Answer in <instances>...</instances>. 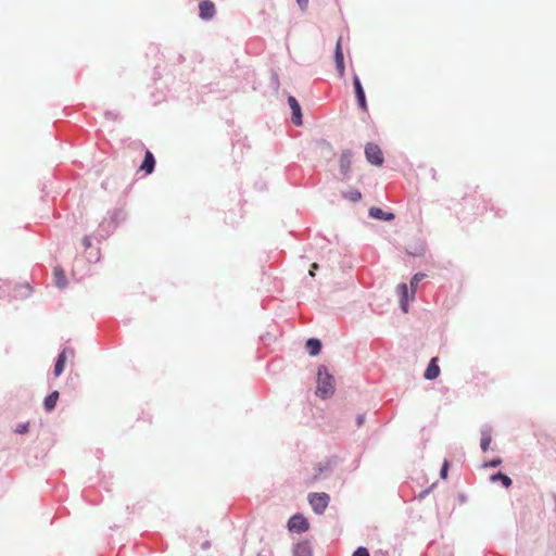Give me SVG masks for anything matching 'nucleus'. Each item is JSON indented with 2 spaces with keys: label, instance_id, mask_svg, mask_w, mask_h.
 Segmentation results:
<instances>
[{
  "label": "nucleus",
  "instance_id": "15",
  "mask_svg": "<svg viewBox=\"0 0 556 556\" xmlns=\"http://www.w3.org/2000/svg\"><path fill=\"white\" fill-rule=\"evenodd\" d=\"M400 294V306L404 313L408 312V288L406 283H400L397 286Z\"/></svg>",
  "mask_w": 556,
  "mask_h": 556
},
{
  "label": "nucleus",
  "instance_id": "25",
  "mask_svg": "<svg viewBox=\"0 0 556 556\" xmlns=\"http://www.w3.org/2000/svg\"><path fill=\"white\" fill-rule=\"evenodd\" d=\"M67 354H70V355H72V356H73V355H74V350H73V349H70V348H65V349H63V350L59 353V355H58V357H56V362L62 363V364H64V365H65Z\"/></svg>",
  "mask_w": 556,
  "mask_h": 556
},
{
  "label": "nucleus",
  "instance_id": "12",
  "mask_svg": "<svg viewBox=\"0 0 556 556\" xmlns=\"http://www.w3.org/2000/svg\"><path fill=\"white\" fill-rule=\"evenodd\" d=\"M368 215L374 219L383 220V222H390V220L394 219L393 213L386 212L378 206L370 207L368 211Z\"/></svg>",
  "mask_w": 556,
  "mask_h": 556
},
{
  "label": "nucleus",
  "instance_id": "19",
  "mask_svg": "<svg viewBox=\"0 0 556 556\" xmlns=\"http://www.w3.org/2000/svg\"><path fill=\"white\" fill-rule=\"evenodd\" d=\"M59 396H60L59 391H53L49 395L46 396V399L43 401V407L47 412H52L55 408Z\"/></svg>",
  "mask_w": 556,
  "mask_h": 556
},
{
  "label": "nucleus",
  "instance_id": "11",
  "mask_svg": "<svg viewBox=\"0 0 556 556\" xmlns=\"http://www.w3.org/2000/svg\"><path fill=\"white\" fill-rule=\"evenodd\" d=\"M481 432V440H480V447L482 452H486L490 447L491 441H492V427L488 424L483 425L480 429Z\"/></svg>",
  "mask_w": 556,
  "mask_h": 556
},
{
  "label": "nucleus",
  "instance_id": "2",
  "mask_svg": "<svg viewBox=\"0 0 556 556\" xmlns=\"http://www.w3.org/2000/svg\"><path fill=\"white\" fill-rule=\"evenodd\" d=\"M31 293V287L28 283L18 285L14 288L11 294V282L9 280L0 279V299L4 298H27Z\"/></svg>",
  "mask_w": 556,
  "mask_h": 556
},
{
  "label": "nucleus",
  "instance_id": "23",
  "mask_svg": "<svg viewBox=\"0 0 556 556\" xmlns=\"http://www.w3.org/2000/svg\"><path fill=\"white\" fill-rule=\"evenodd\" d=\"M333 58H334L336 65L344 62V55H343V51H342V47H341V38H339L336 43Z\"/></svg>",
  "mask_w": 556,
  "mask_h": 556
},
{
  "label": "nucleus",
  "instance_id": "22",
  "mask_svg": "<svg viewBox=\"0 0 556 556\" xmlns=\"http://www.w3.org/2000/svg\"><path fill=\"white\" fill-rule=\"evenodd\" d=\"M112 227V220L109 218V219H103L98 229H97V232H96V239L98 241H102L103 239H101V233H104V230L105 229H110Z\"/></svg>",
  "mask_w": 556,
  "mask_h": 556
},
{
  "label": "nucleus",
  "instance_id": "17",
  "mask_svg": "<svg viewBox=\"0 0 556 556\" xmlns=\"http://www.w3.org/2000/svg\"><path fill=\"white\" fill-rule=\"evenodd\" d=\"M54 283L59 289H64L67 286V279L64 270L61 267H55L53 270Z\"/></svg>",
  "mask_w": 556,
  "mask_h": 556
},
{
  "label": "nucleus",
  "instance_id": "31",
  "mask_svg": "<svg viewBox=\"0 0 556 556\" xmlns=\"http://www.w3.org/2000/svg\"><path fill=\"white\" fill-rule=\"evenodd\" d=\"M64 366H65L64 364L55 361L54 368H53V374L55 377H59L62 375V372L64 371Z\"/></svg>",
  "mask_w": 556,
  "mask_h": 556
},
{
  "label": "nucleus",
  "instance_id": "40",
  "mask_svg": "<svg viewBox=\"0 0 556 556\" xmlns=\"http://www.w3.org/2000/svg\"><path fill=\"white\" fill-rule=\"evenodd\" d=\"M201 547H202L203 549H207V548H210V547H211V542H210V541H204V542L202 543Z\"/></svg>",
  "mask_w": 556,
  "mask_h": 556
},
{
  "label": "nucleus",
  "instance_id": "7",
  "mask_svg": "<svg viewBox=\"0 0 556 556\" xmlns=\"http://www.w3.org/2000/svg\"><path fill=\"white\" fill-rule=\"evenodd\" d=\"M110 219L112 220V227L110 229H105L104 233H101V239H106L115 231L118 225L126 219V213L123 208H115L112 211Z\"/></svg>",
  "mask_w": 556,
  "mask_h": 556
},
{
  "label": "nucleus",
  "instance_id": "38",
  "mask_svg": "<svg viewBox=\"0 0 556 556\" xmlns=\"http://www.w3.org/2000/svg\"><path fill=\"white\" fill-rule=\"evenodd\" d=\"M364 422H365V415H363V414L357 415V417H356V425H357V427L363 426Z\"/></svg>",
  "mask_w": 556,
  "mask_h": 556
},
{
  "label": "nucleus",
  "instance_id": "20",
  "mask_svg": "<svg viewBox=\"0 0 556 556\" xmlns=\"http://www.w3.org/2000/svg\"><path fill=\"white\" fill-rule=\"evenodd\" d=\"M340 463V458L336 455L328 458L326 462L320 463L318 465V471L325 472V471H331L338 464Z\"/></svg>",
  "mask_w": 556,
  "mask_h": 556
},
{
  "label": "nucleus",
  "instance_id": "16",
  "mask_svg": "<svg viewBox=\"0 0 556 556\" xmlns=\"http://www.w3.org/2000/svg\"><path fill=\"white\" fill-rule=\"evenodd\" d=\"M439 375H440V367L437 364V358H432L429 362L428 367L425 370L424 378L426 380H433V379L438 378Z\"/></svg>",
  "mask_w": 556,
  "mask_h": 556
},
{
  "label": "nucleus",
  "instance_id": "28",
  "mask_svg": "<svg viewBox=\"0 0 556 556\" xmlns=\"http://www.w3.org/2000/svg\"><path fill=\"white\" fill-rule=\"evenodd\" d=\"M87 260L89 262H98L100 260L99 249H94V250L90 251L89 254L87 255Z\"/></svg>",
  "mask_w": 556,
  "mask_h": 556
},
{
  "label": "nucleus",
  "instance_id": "10",
  "mask_svg": "<svg viewBox=\"0 0 556 556\" xmlns=\"http://www.w3.org/2000/svg\"><path fill=\"white\" fill-rule=\"evenodd\" d=\"M200 17L204 21H210L214 17L216 10L215 4L210 0H203L199 4Z\"/></svg>",
  "mask_w": 556,
  "mask_h": 556
},
{
  "label": "nucleus",
  "instance_id": "14",
  "mask_svg": "<svg viewBox=\"0 0 556 556\" xmlns=\"http://www.w3.org/2000/svg\"><path fill=\"white\" fill-rule=\"evenodd\" d=\"M293 556H313L312 546L308 541H301L293 546Z\"/></svg>",
  "mask_w": 556,
  "mask_h": 556
},
{
  "label": "nucleus",
  "instance_id": "5",
  "mask_svg": "<svg viewBox=\"0 0 556 556\" xmlns=\"http://www.w3.org/2000/svg\"><path fill=\"white\" fill-rule=\"evenodd\" d=\"M287 527L290 532L303 533L308 530L309 523L302 514H295L288 520Z\"/></svg>",
  "mask_w": 556,
  "mask_h": 556
},
{
  "label": "nucleus",
  "instance_id": "34",
  "mask_svg": "<svg viewBox=\"0 0 556 556\" xmlns=\"http://www.w3.org/2000/svg\"><path fill=\"white\" fill-rule=\"evenodd\" d=\"M336 67H337L338 76L340 78H342L344 76V73H345L344 62L337 64Z\"/></svg>",
  "mask_w": 556,
  "mask_h": 556
},
{
  "label": "nucleus",
  "instance_id": "30",
  "mask_svg": "<svg viewBox=\"0 0 556 556\" xmlns=\"http://www.w3.org/2000/svg\"><path fill=\"white\" fill-rule=\"evenodd\" d=\"M352 556H370V554L366 547L359 546L353 552Z\"/></svg>",
  "mask_w": 556,
  "mask_h": 556
},
{
  "label": "nucleus",
  "instance_id": "21",
  "mask_svg": "<svg viewBox=\"0 0 556 556\" xmlns=\"http://www.w3.org/2000/svg\"><path fill=\"white\" fill-rule=\"evenodd\" d=\"M491 482H501L505 489H508L513 484V480L502 471H498L490 477Z\"/></svg>",
  "mask_w": 556,
  "mask_h": 556
},
{
  "label": "nucleus",
  "instance_id": "33",
  "mask_svg": "<svg viewBox=\"0 0 556 556\" xmlns=\"http://www.w3.org/2000/svg\"><path fill=\"white\" fill-rule=\"evenodd\" d=\"M83 245L86 250H89L92 248V243H91V237L90 236H85L83 238Z\"/></svg>",
  "mask_w": 556,
  "mask_h": 556
},
{
  "label": "nucleus",
  "instance_id": "29",
  "mask_svg": "<svg viewBox=\"0 0 556 556\" xmlns=\"http://www.w3.org/2000/svg\"><path fill=\"white\" fill-rule=\"evenodd\" d=\"M501 464H502V459L501 458H494L492 460L483 463L482 467L483 468H488V467L495 468V467H498Z\"/></svg>",
  "mask_w": 556,
  "mask_h": 556
},
{
  "label": "nucleus",
  "instance_id": "1",
  "mask_svg": "<svg viewBox=\"0 0 556 556\" xmlns=\"http://www.w3.org/2000/svg\"><path fill=\"white\" fill-rule=\"evenodd\" d=\"M334 393L333 377L328 372L326 366L320 365L317 371L316 395L320 399H328Z\"/></svg>",
  "mask_w": 556,
  "mask_h": 556
},
{
  "label": "nucleus",
  "instance_id": "39",
  "mask_svg": "<svg viewBox=\"0 0 556 556\" xmlns=\"http://www.w3.org/2000/svg\"><path fill=\"white\" fill-rule=\"evenodd\" d=\"M318 269V264L317 263H313L312 266H311V269H309V276L311 277H314L315 276V270Z\"/></svg>",
  "mask_w": 556,
  "mask_h": 556
},
{
  "label": "nucleus",
  "instance_id": "18",
  "mask_svg": "<svg viewBox=\"0 0 556 556\" xmlns=\"http://www.w3.org/2000/svg\"><path fill=\"white\" fill-rule=\"evenodd\" d=\"M306 349L308 351V354L311 356H316L321 351V342L319 339L316 338H309L306 341Z\"/></svg>",
  "mask_w": 556,
  "mask_h": 556
},
{
  "label": "nucleus",
  "instance_id": "41",
  "mask_svg": "<svg viewBox=\"0 0 556 556\" xmlns=\"http://www.w3.org/2000/svg\"><path fill=\"white\" fill-rule=\"evenodd\" d=\"M359 463H361V459H359V458H357V459H355V460H354V468H355V469H356V468H358Z\"/></svg>",
  "mask_w": 556,
  "mask_h": 556
},
{
  "label": "nucleus",
  "instance_id": "9",
  "mask_svg": "<svg viewBox=\"0 0 556 556\" xmlns=\"http://www.w3.org/2000/svg\"><path fill=\"white\" fill-rule=\"evenodd\" d=\"M288 104L291 109V112H292V123L295 125V126H301L303 124V119H302V111H301V106L298 102V100L293 97V96H289L288 97Z\"/></svg>",
  "mask_w": 556,
  "mask_h": 556
},
{
  "label": "nucleus",
  "instance_id": "42",
  "mask_svg": "<svg viewBox=\"0 0 556 556\" xmlns=\"http://www.w3.org/2000/svg\"><path fill=\"white\" fill-rule=\"evenodd\" d=\"M274 80H275V86H276V89H277L278 86H279L278 76L277 75H274Z\"/></svg>",
  "mask_w": 556,
  "mask_h": 556
},
{
  "label": "nucleus",
  "instance_id": "4",
  "mask_svg": "<svg viewBox=\"0 0 556 556\" xmlns=\"http://www.w3.org/2000/svg\"><path fill=\"white\" fill-rule=\"evenodd\" d=\"M365 156L368 163L371 165L380 166L383 163V153L378 144L367 143L365 146Z\"/></svg>",
  "mask_w": 556,
  "mask_h": 556
},
{
  "label": "nucleus",
  "instance_id": "6",
  "mask_svg": "<svg viewBox=\"0 0 556 556\" xmlns=\"http://www.w3.org/2000/svg\"><path fill=\"white\" fill-rule=\"evenodd\" d=\"M353 151L351 149H345L342 151L339 159V168L343 176V179L349 180L351 178V165L353 159Z\"/></svg>",
  "mask_w": 556,
  "mask_h": 556
},
{
  "label": "nucleus",
  "instance_id": "3",
  "mask_svg": "<svg viewBox=\"0 0 556 556\" xmlns=\"http://www.w3.org/2000/svg\"><path fill=\"white\" fill-rule=\"evenodd\" d=\"M330 502V496L325 492H314L308 494V503L313 511L317 515L324 514Z\"/></svg>",
  "mask_w": 556,
  "mask_h": 556
},
{
  "label": "nucleus",
  "instance_id": "32",
  "mask_svg": "<svg viewBox=\"0 0 556 556\" xmlns=\"http://www.w3.org/2000/svg\"><path fill=\"white\" fill-rule=\"evenodd\" d=\"M450 467V463L445 459L442 464L441 470H440V477L442 479H445L447 477V470Z\"/></svg>",
  "mask_w": 556,
  "mask_h": 556
},
{
  "label": "nucleus",
  "instance_id": "8",
  "mask_svg": "<svg viewBox=\"0 0 556 556\" xmlns=\"http://www.w3.org/2000/svg\"><path fill=\"white\" fill-rule=\"evenodd\" d=\"M353 87H354L355 97H356V101H357L359 109L363 112H367L368 105H367V101H366L365 91L362 86L361 79L356 74H354V76H353Z\"/></svg>",
  "mask_w": 556,
  "mask_h": 556
},
{
  "label": "nucleus",
  "instance_id": "37",
  "mask_svg": "<svg viewBox=\"0 0 556 556\" xmlns=\"http://www.w3.org/2000/svg\"><path fill=\"white\" fill-rule=\"evenodd\" d=\"M299 8L304 11L308 5V0H296Z\"/></svg>",
  "mask_w": 556,
  "mask_h": 556
},
{
  "label": "nucleus",
  "instance_id": "36",
  "mask_svg": "<svg viewBox=\"0 0 556 556\" xmlns=\"http://www.w3.org/2000/svg\"><path fill=\"white\" fill-rule=\"evenodd\" d=\"M430 491H431V488H427V489L422 490V491L418 494L417 498H418L419 501L424 500V498H425V497L430 493Z\"/></svg>",
  "mask_w": 556,
  "mask_h": 556
},
{
  "label": "nucleus",
  "instance_id": "26",
  "mask_svg": "<svg viewBox=\"0 0 556 556\" xmlns=\"http://www.w3.org/2000/svg\"><path fill=\"white\" fill-rule=\"evenodd\" d=\"M344 197L351 200L352 202H357L361 200L362 194L358 190H351L348 193H345Z\"/></svg>",
  "mask_w": 556,
  "mask_h": 556
},
{
  "label": "nucleus",
  "instance_id": "24",
  "mask_svg": "<svg viewBox=\"0 0 556 556\" xmlns=\"http://www.w3.org/2000/svg\"><path fill=\"white\" fill-rule=\"evenodd\" d=\"M426 277L422 273L415 274L410 279V288H412V300L414 299L415 291L417 289L418 283Z\"/></svg>",
  "mask_w": 556,
  "mask_h": 556
},
{
  "label": "nucleus",
  "instance_id": "27",
  "mask_svg": "<svg viewBox=\"0 0 556 556\" xmlns=\"http://www.w3.org/2000/svg\"><path fill=\"white\" fill-rule=\"evenodd\" d=\"M28 429H29V422H22V424L17 425L14 432L17 434H24V433L28 432Z\"/></svg>",
  "mask_w": 556,
  "mask_h": 556
},
{
  "label": "nucleus",
  "instance_id": "13",
  "mask_svg": "<svg viewBox=\"0 0 556 556\" xmlns=\"http://www.w3.org/2000/svg\"><path fill=\"white\" fill-rule=\"evenodd\" d=\"M154 168H155V157L150 150H147L143 161L140 165V169L143 170L146 175H150L154 172Z\"/></svg>",
  "mask_w": 556,
  "mask_h": 556
},
{
  "label": "nucleus",
  "instance_id": "35",
  "mask_svg": "<svg viewBox=\"0 0 556 556\" xmlns=\"http://www.w3.org/2000/svg\"><path fill=\"white\" fill-rule=\"evenodd\" d=\"M104 116L109 119H114L116 121L118 118V115L115 113V112H112V111H106L104 113Z\"/></svg>",
  "mask_w": 556,
  "mask_h": 556
}]
</instances>
